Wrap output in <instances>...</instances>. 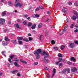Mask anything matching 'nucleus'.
I'll return each instance as SVG.
<instances>
[{"label": "nucleus", "instance_id": "1", "mask_svg": "<svg viewBox=\"0 0 78 78\" xmlns=\"http://www.w3.org/2000/svg\"><path fill=\"white\" fill-rule=\"evenodd\" d=\"M41 52H42V51L41 49H37V51H34V55L36 54V55H37V56L36 57V59H39L40 58V55H39L41 54Z\"/></svg>", "mask_w": 78, "mask_h": 78}, {"label": "nucleus", "instance_id": "2", "mask_svg": "<svg viewBox=\"0 0 78 78\" xmlns=\"http://www.w3.org/2000/svg\"><path fill=\"white\" fill-rule=\"evenodd\" d=\"M15 4L14 5L15 7H17L18 6H19L20 7H21L22 5H23V4L21 3H20L19 2H19V0H15Z\"/></svg>", "mask_w": 78, "mask_h": 78}, {"label": "nucleus", "instance_id": "3", "mask_svg": "<svg viewBox=\"0 0 78 78\" xmlns=\"http://www.w3.org/2000/svg\"><path fill=\"white\" fill-rule=\"evenodd\" d=\"M41 55H42V56L44 55L45 56L47 55V56H46L44 57V59H45V58H47L48 57V56H49V54L48 53H47L45 52V51H43V52L41 53Z\"/></svg>", "mask_w": 78, "mask_h": 78}, {"label": "nucleus", "instance_id": "4", "mask_svg": "<svg viewBox=\"0 0 78 78\" xmlns=\"http://www.w3.org/2000/svg\"><path fill=\"white\" fill-rule=\"evenodd\" d=\"M56 70L55 68H54L52 71V72L53 73L52 76L51 77V78H53L54 76H55V75L56 73Z\"/></svg>", "mask_w": 78, "mask_h": 78}, {"label": "nucleus", "instance_id": "5", "mask_svg": "<svg viewBox=\"0 0 78 78\" xmlns=\"http://www.w3.org/2000/svg\"><path fill=\"white\" fill-rule=\"evenodd\" d=\"M0 20L1 21V25H3V23H5V20L4 19L1 18L0 19Z\"/></svg>", "mask_w": 78, "mask_h": 78}, {"label": "nucleus", "instance_id": "6", "mask_svg": "<svg viewBox=\"0 0 78 78\" xmlns=\"http://www.w3.org/2000/svg\"><path fill=\"white\" fill-rule=\"evenodd\" d=\"M77 70L76 68L75 67H73L71 68V71L72 72H76Z\"/></svg>", "mask_w": 78, "mask_h": 78}, {"label": "nucleus", "instance_id": "7", "mask_svg": "<svg viewBox=\"0 0 78 78\" xmlns=\"http://www.w3.org/2000/svg\"><path fill=\"white\" fill-rule=\"evenodd\" d=\"M66 70V72L64 71L65 73H70V69H64V71Z\"/></svg>", "mask_w": 78, "mask_h": 78}, {"label": "nucleus", "instance_id": "8", "mask_svg": "<svg viewBox=\"0 0 78 78\" xmlns=\"http://www.w3.org/2000/svg\"><path fill=\"white\" fill-rule=\"evenodd\" d=\"M36 24H34L31 27V28H32V29H33V30H34V29H35V28H36Z\"/></svg>", "mask_w": 78, "mask_h": 78}, {"label": "nucleus", "instance_id": "9", "mask_svg": "<svg viewBox=\"0 0 78 78\" xmlns=\"http://www.w3.org/2000/svg\"><path fill=\"white\" fill-rule=\"evenodd\" d=\"M69 46L71 48H73L75 46V44L74 43H71L69 45Z\"/></svg>", "mask_w": 78, "mask_h": 78}, {"label": "nucleus", "instance_id": "10", "mask_svg": "<svg viewBox=\"0 0 78 78\" xmlns=\"http://www.w3.org/2000/svg\"><path fill=\"white\" fill-rule=\"evenodd\" d=\"M62 11L65 13H67V8L63 7V9L62 10Z\"/></svg>", "mask_w": 78, "mask_h": 78}, {"label": "nucleus", "instance_id": "11", "mask_svg": "<svg viewBox=\"0 0 78 78\" xmlns=\"http://www.w3.org/2000/svg\"><path fill=\"white\" fill-rule=\"evenodd\" d=\"M71 61H73V62H75L76 60L74 57H72L71 58Z\"/></svg>", "mask_w": 78, "mask_h": 78}, {"label": "nucleus", "instance_id": "12", "mask_svg": "<svg viewBox=\"0 0 78 78\" xmlns=\"http://www.w3.org/2000/svg\"><path fill=\"white\" fill-rule=\"evenodd\" d=\"M7 44L8 43H7V42H5V41H4L2 42V45L4 46H5V45H7Z\"/></svg>", "mask_w": 78, "mask_h": 78}, {"label": "nucleus", "instance_id": "13", "mask_svg": "<svg viewBox=\"0 0 78 78\" xmlns=\"http://www.w3.org/2000/svg\"><path fill=\"white\" fill-rule=\"evenodd\" d=\"M19 59L18 58H15V62L17 63V62H19Z\"/></svg>", "mask_w": 78, "mask_h": 78}, {"label": "nucleus", "instance_id": "14", "mask_svg": "<svg viewBox=\"0 0 78 78\" xmlns=\"http://www.w3.org/2000/svg\"><path fill=\"white\" fill-rule=\"evenodd\" d=\"M6 11L3 12L2 14V16H5L6 15Z\"/></svg>", "mask_w": 78, "mask_h": 78}, {"label": "nucleus", "instance_id": "15", "mask_svg": "<svg viewBox=\"0 0 78 78\" xmlns=\"http://www.w3.org/2000/svg\"><path fill=\"white\" fill-rule=\"evenodd\" d=\"M14 64L15 66H16V67H20V66H19V64H18V63H17V62H14Z\"/></svg>", "mask_w": 78, "mask_h": 78}, {"label": "nucleus", "instance_id": "16", "mask_svg": "<svg viewBox=\"0 0 78 78\" xmlns=\"http://www.w3.org/2000/svg\"><path fill=\"white\" fill-rule=\"evenodd\" d=\"M65 48V46L64 45H62L61 46V49L62 50H63V49H64Z\"/></svg>", "mask_w": 78, "mask_h": 78}, {"label": "nucleus", "instance_id": "17", "mask_svg": "<svg viewBox=\"0 0 78 78\" xmlns=\"http://www.w3.org/2000/svg\"><path fill=\"white\" fill-rule=\"evenodd\" d=\"M58 56L60 58H62V55L61 54L58 53Z\"/></svg>", "mask_w": 78, "mask_h": 78}, {"label": "nucleus", "instance_id": "18", "mask_svg": "<svg viewBox=\"0 0 78 78\" xmlns=\"http://www.w3.org/2000/svg\"><path fill=\"white\" fill-rule=\"evenodd\" d=\"M8 4L9 6H11V5H12V2L11 1L9 2Z\"/></svg>", "mask_w": 78, "mask_h": 78}, {"label": "nucleus", "instance_id": "19", "mask_svg": "<svg viewBox=\"0 0 78 78\" xmlns=\"http://www.w3.org/2000/svg\"><path fill=\"white\" fill-rule=\"evenodd\" d=\"M16 27H17V28H20V27H19V24H18V23L16 24Z\"/></svg>", "mask_w": 78, "mask_h": 78}, {"label": "nucleus", "instance_id": "20", "mask_svg": "<svg viewBox=\"0 0 78 78\" xmlns=\"http://www.w3.org/2000/svg\"><path fill=\"white\" fill-rule=\"evenodd\" d=\"M23 41H26V42H28V39H27V38L25 37L23 38Z\"/></svg>", "mask_w": 78, "mask_h": 78}, {"label": "nucleus", "instance_id": "21", "mask_svg": "<svg viewBox=\"0 0 78 78\" xmlns=\"http://www.w3.org/2000/svg\"><path fill=\"white\" fill-rule=\"evenodd\" d=\"M17 39H18V40H22V39H23V37H17Z\"/></svg>", "mask_w": 78, "mask_h": 78}, {"label": "nucleus", "instance_id": "22", "mask_svg": "<svg viewBox=\"0 0 78 78\" xmlns=\"http://www.w3.org/2000/svg\"><path fill=\"white\" fill-rule=\"evenodd\" d=\"M5 41H10V40H9V39L7 38V37H5Z\"/></svg>", "mask_w": 78, "mask_h": 78}, {"label": "nucleus", "instance_id": "23", "mask_svg": "<svg viewBox=\"0 0 78 78\" xmlns=\"http://www.w3.org/2000/svg\"><path fill=\"white\" fill-rule=\"evenodd\" d=\"M12 42H13L14 44H16V43H17V41H16V40H12Z\"/></svg>", "mask_w": 78, "mask_h": 78}, {"label": "nucleus", "instance_id": "24", "mask_svg": "<svg viewBox=\"0 0 78 78\" xmlns=\"http://www.w3.org/2000/svg\"><path fill=\"white\" fill-rule=\"evenodd\" d=\"M72 18L73 20H76V16H74L72 17Z\"/></svg>", "mask_w": 78, "mask_h": 78}, {"label": "nucleus", "instance_id": "25", "mask_svg": "<svg viewBox=\"0 0 78 78\" xmlns=\"http://www.w3.org/2000/svg\"><path fill=\"white\" fill-rule=\"evenodd\" d=\"M42 24L40 23L38 25V28H41V27H42Z\"/></svg>", "mask_w": 78, "mask_h": 78}, {"label": "nucleus", "instance_id": "26", "mask_svg": "<svg viewBox=\"0 0 78 78\" xmlns=\"http://www.w3.org/2000/svg\"><path fill=\"white\" fill-rule=\"evenodd\" d=\"M18 72V70H13L12 72V73H16V72Z\"/></svg>", "mask_w": 78, "mask_h": 78}, {"label": "nucleus", "instance_id": "27", "mask_svg": "<svg viewBox=\"0 0 78 78\" xmlns=\"http://www.w3.org/2000/svg\"><path fill=\"white\" fill-rule=\"evenodd\" d=\"M27 25L29 27H30L31 25H32V23H31V22H29Z\"/></svg>", "mask_w": 78, "mask_h": 78}, {"label": "nucleus", "instance_id": "28", "mask_svg": "<svg viewBox=\"0 0 78 78\" xmlns=\"http://www.w3.org/2000/svg\"><path fill=\"white\" fill-rule=\"evenodd\" d=\"M74 5H75V6H78V2H75Z\"/></svg>", "mask_w": 78, "mask_h": 78}, {"label": "nucleus", "instance_id": "29", "mask_svg": "<svg viewBox=\"0 0 78 78\" xmlns=\"http://www.w3.org/2000/svg\"><path fill=\"white\" fill-rule=\"evenodd\" d=\"M73 13H74V14H76V16H77V19H78V14H77V13H76V12H75V11H74Z\"/></svg>", "mask_w": 78, "mask_h": 78}, {"label": "nucleus", "instance_id": "30", "mask_svg": "<svg viewBox=\"0 0 78 78\" xmlns=\"http://www.w3.org/2000/svg\"><path fill=\"white\" fill-rule=\"evenodd\" d=\"M8 61H9V63H12V61H11V58H9L8 60Z\"/></svg>", "mask_w": 78, "mask_h": 78}, {"label": "nucleus", "instance_id": "31", "mask_svg": "<svg viewBox=\"0 0 78 78\" xmlns=\"http://www.w3.org/2000/svg\"><path fill=\"white\" fill-rule=\"evenodd\" d=\"M51 42L52 44H53V45H55V41H54V40H52L51 41Z\"/></svg>", "mask_w": 78, "mask_h": 78}, {"label": "nucleus", "instance_id": "32", "mask_svg": "<svg viewBox=\"0 0 78 78\" xmlns=\"http://www.w3.org/2000/svg\"><path fill=\"white\" fill-rule=\"evenodd\" d=\"M43 36V35H40L39 39L40 41H41V40L42 39V37Z\"/></svg>", "mask_w": 78, "mask_h": 78}, {"label": "nucleus", "instance_id": "33", "mask_svg": "<svg viewBox=\"0 0 78 78\" xmlns=\"http://www.w3.org/2000/svg\"><path fill=\"white\" fill-rule=\"evenodd\" d=\"M14 57V55H11L10 56V58H11V59H13V58Z\"/></svg>", "mask_w": 78, "mask_h": 78}, {"label": "nucleus", "instance_id": "34", "mask_svg": "<svg viewBox=\"0 0 78 78\" xmlns=\"http://www.w3.org/2000/svg\"><path fill=\"white\" fill-rule=\"evenodd\" d=\"M45 63H48V60L47 59H46L44 60Z\"/></svg>", "mask_w": 78, "mask_h": 78}, {"label": "nucleus", "instance_id": "35", "mask_svg": "<svg viewBox=\"0 0 78 78\" xmlns=\"http://www.w3.org/2000/svg\"><path fill=\"white\" fill-rule=\"evenodd\" d=\"M40 16V15H38L37 14H35V17H39Z\"/></svg>", "mask_w": 78, "mask_h": 78}, {"label": "nucleus", "instance_id": "36", "mask_svg": "<svg viewBox=\"0 0 78 78\" xmlns=\"http://www.w3.org/2000/svg\"><path fill=\"white\" fill-rule=\"evenodd\" d=\"M18 42L19 44H22L23 42L22 41H18Z\"/></svg>", "mask_w": 78, "mask_h": 78}, {"label": "nucleus", "instance_id": "37", "mask_svg": "<svg viewBox=\"0 0 78 78\" xmlns=\"http://www.w3.org/2000/svg\"><path fill=\"white\" fill-rule=\"evenodd\" d=\"M58 60L59 61L58 62H61V61H62V58H59L58 59Z\"/></svg>", "mask_w": 78, "mask_h": 78}, {"label": "nucleus", "instance_id": "38", "mask_svg": "<svg viewBox=\"0 0 78 78\" xmlns=\"http://www.w3.org/2000/svg\"><path fill=\"white\" fill-rule=\"evenodd\" d=\"M51 13V11H48L47 12V14H50Z\"/></svg>", "mask_w": 78, "mask_h": 78}, {"label": "nucleus", "instance_id": "39", "mask_svg": "<svg viewBox=\"0 0 78 78\" xmlns=\"http://www.w3.org/2000/svg\"><path fill=\"white\" fill-rule=\"evenodd\" d=\"M40 9L39 8V7H37L36 9H35V11H39V10Z\"/></svg>", "mask_w": 78, "mask_h": 78}, {"label": "nucleus", "instance_id": "40", "mask_svg": "<svg viewBox=\"0 0 78 78\" xmlns=\"http://www.w3.org/2000/svg\"><path fill=\"white\" fill-rule=\"evenodd\" d=\"M68 4L69 5H72V2H68Z\"/></svg>", "mask_w": 78, "mask_h": 78}, {"label": "nucleus", "instance_id": "41", "mask_svg": "<svg viewBox=\"0 0 78 78\" xmlns=\"http://www.w3.org/2000/svg\"><path fill=\"white\" fill-rule=\"evenodd\" d=\"M53 48L54 49H55V50H58V47H56Z\"/></svg>", "mask_w": 78, "mask_h": 78}, {"label": "nucleus", "instance_id": "42", "mask_svg": "<svg viewBox=\"0 0 78 78\" xmlns=\"http://www.w3.org/2000/svg\"><path fill=\"white\" fill-rule=\"evenodd\" d=\"M74 43L76 44H78V41H74Z\"/></svg>", "mask_w": 78, "mask_h": 78}, {"label": "nucleus", "instance_id": "43", "mask_svg": "<svg viewBox=\"0 0 78 78\" xmlns=\"http://www.w3.org/2000/svg\"><path fill=\"white\" fill-rule=\"evenodd\" d=\"M44 68L45 70H49V69L47 67H44Z\"/></svg>", "mask_w": 78, "mask_h": 78}, {"label": "nucleus", "instance_id": "44", "mask_svg": "<svg viewBox=\"0 0 78 78\" xmlns=\"http://www.w3.org/2000/svg\"><path fill=\"white\" fill-rule=\"evenodd\" d=\"M29 41H32L33 40V38L31 37H29Z\"/></svg>", "mask_w": 78, "mask_h": 78}, {"label": "nucleus", "instance_id": "45", "mask_svg": "<svg viewBox=\"0 0 78 78\" xmlns=\"http://www.w3.org/2000/svg\"><path fill=\"white\" fill-rule=\"evenodd\" d=\"M17 22H19L20 23H21V20H17Z\"/></svg>", "mask_w": 78, "mask_h": 78}, {"label": "nucleus", "instance_id": "46", "mask_svg": "<svg viewBox=\"0 0 78 78\" xmlns=\"http://www.w3.org/2000/svg\"><path fill=\"white\" fill-rule=\"evenodd\" d=\"M66 70H64V69L63 70V71H62L61 72V73H66L65 72H66Z\"/></svg>", "mask_w": 78, "mask_h": 78}, {"label": "nucleus", "instance_id": "47", "mask_svg": "<svg viewBox=\"0 0 78 78\" xmlns=\"http://www.w3.org/2000/svg\"><path fill=\"white\" fill-rule=\"evenodd\" d=\"M39 8H41V9H44V7H43L41 6H39Z\"/></svg>", "mask_w": 78, "mask_h": 78}, {"label": "nucleus", "instance_id": "48", "mask_svg": "<svg viewBox=\"0 0 78 78\" xmlns=\"http://www.w3.org/2000/svg\"><path fill=\"white\" fill-rule=\"evenodd\" d=\"M59 66H61V67H62V63H60L59 65Z\"/></svg>", "mask_w": 78, "mask_h": 78}, {"label": "nucleus", "instance_id": "49", "mask_svg": "<svg viewBox=\"0 0 78 78\" xmlns=\"http://www.w3.org/2000/svg\"><path fill=\"white\" fill-rule=\"evenodd\" d=\"M11 23V22L10 21H9L8 23V25H10Z\"/></svg>", "mask_w": 78, "mask_h": 78}, {"label": "nucleus", "instance_id": "50", "mask_svg": "<svg viewBox=\"0 0 78 78\" xmlns=\"http://www.w3.org/2000/svg\"><path fill=\"white\" fill-rule=\"evenodd\" d=\"M2 54L3 55V54H5V53H6V51H3L2 52Z\"/></svg>", "mask_w": 78, "mask_h": 78}, {"label": "nucleus", "instance_id": "51", "mask_svg": "<svg viewBox=\"0 0 78 78\" xmlns=\"http://www.w3.org/2000/svg\"><path fill=\"white\" fill-rule=\"evenodd\" d=\"M67 30V29L65 28H64L63 29V31H66Z\"/></svg>", "mask_w": 78, "mask_h": 78}, {"label": "nucleus", "instance_id": "52", "mask_svg": "<svg viewBox=\"0 0 78 78\" xmlns=\"http://www.w3.org/2000/svg\"><path fill=\"white\" fill-rule=\"evenodd\" d=\"M23 23L24 25H26L27 24V22H23Z\"/></svg>", "mask_w": 78, "mask_h": 78}, {"label": "nucleus", "instance_id": "53", "mask_svg": "<svg viewBox=\"0 0 78 78\" xmlns=\"http://www.w3.org/2000/svg\"><path fill=\"white\" fill-rule=\"evenodd\" d=\"M35 65H37L38 64V62H35L34 63Z\"/></svg>", "mask_w": 78, "mask_h": 78}, {"label": "nucleus", "instance_id": "54", "mask_svg": "<svg viewBox=\"0 0 78 78\" xmlns=\"http://www.w3.org/2000/svg\"><path fill=\"white\" fill-rule=\"evenodd\" d=\"M68 64H69V65H71L72 64V62H68Z\"/></svg>", "mask_w": 78, "mask_h": 78}, {"label": "nucleus", "instance_id": "55", "mask_svg": "<svg viewBox=\"0 0 78 78\" xmlns=\"http://www.w3.org/2000/svg\"><path fill=\"white\" fill-rule=\"evenodd\" d=\"M68 24H67L65 26V28H67V27H68Z\"/></svg>", "mask_w": 78, "mask_h": 78}, {"label": "nucleus", "instance_id": "56", "mask_svg": "<svg viewBox=\"0 0 78 78\" xmlns=\"http://www.w3.org/2000/svg\"><path fill=\"white\" fill-rule=\"evenodd\" d=\"M78 30L77 29H76L75 31H74V32L75 33H77V32H78Z\"/></svg>", "mask_w": 78, "mask_h": 78}, {"label": "nucleus", "instance_id": "57", "mask_svg": "<svg viewBox=\"0 0 78 78\" xmlns=\"http://www.w3.org/2000/svg\"><path fill=\"white\" fill-rule=\"evenodd\" d=\"M23 63H24L25 64H27V62L26 61H23Z\"/></svg>", "mask_w": 78, "mask_h": 78}, {"label": "nucleus", "instance_id": "58", "mask_svg": "<svg viewBox=\"0 0 78 78\" xmlns=\"http://www.w3.org/2000/svg\"><path fill=\"white\" fill-rule=\"evenodd\" d=\"M25 48H28V46L27 45H25Z\"/></svg>", "mask_w": 78, "mask_h": 78}, {"label": "nucleus", "instance_id": "59", "mask_svg": "<svg viewBox=\"0 0 78 78\" xmlns=\"http://www.w3.org/2000/svg\"><path fill=\"white\" fill-rule=\"evenodd\" d=\"M17 75L18 76H20V74L19 73H18L17 74Z\"/></svg>", "mask_w": 78, "mask_h": 78}, {"label": "nucleus", "instance_id": "60", "mask_svg": "<svg viewBox=\"0 0 78 78\" xmlns=\"http://www.w3.org/2000/svg\"><path fill=\"white\" fill-rule=\"evenodd\" d=\"M3 3H4V4H6V3H8V2L6 1L4 2Z\"/></svg>", "mask_w": 78, "mask_h": 78}, {"label": "nucleus", "instance_id": "61", "mask_svg": "<svg viewBox=\"0 0 78 78\" xmlns=\"http://www.w3.org/2000/svg\"><path fill=\"white\" fill-rule=\"evenodd\" d=\"M59 62H55V64L56 65H58V64H59Z\"/></svg>", "mask_w": 78, "mask_h": 78}, {"label": "nucleus", "instance_id": "62", "mask_svg": "<svg viewBox=\"0 0 78 78\" xmlns=\"http://www.w3.org/2000/svg\"><path fill=\"white\" fill-rule=\"evenodd\" d=\"M66 21L67 22V23H69V19L67 18L66 19Z\"/></svg>", "mask_w": 78, "mask_h": 78}, {"label": "nucleus", "instance_id": "63", "mask_svg": "<svg viewBox=\"0 0 78 78\" xmlns=\"http://www.w3.org/2000/svg\"><path fill=\"white\" fill-rule=\"evenodd\" d=\"M24 17H28V15H24Z\"/></svg>", "mask_w": 78, "mask_h": 78}, {"label": "nucleus", "instance_id": "64", "mask_svg": "<svg viewBox=\"0 0 78 78\" xmlns=\"http://www.w3.org/2000/svg\"><path fill=\"white\" fill-rule=\"evenodd\" d=\"M70 28H73V26H72V25H71V26H70Z\"/></svg>", "mask_w": 78, "mask_h": 78}]
</instances>
